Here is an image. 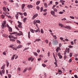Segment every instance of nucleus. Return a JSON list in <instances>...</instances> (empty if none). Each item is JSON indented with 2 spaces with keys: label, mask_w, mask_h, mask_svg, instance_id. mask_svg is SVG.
<instances>
[{
  "label": "nucleus",
  "mask_w": 78,
  "mask_h": 78,
  "mask_svg": "<svg viewBox=\"0 0 78 78\" xmlns=\"http://www.w3.org/2000/svg\"><path fill=\"white\" fill-rule=\"evenodd\" d=\"M2 28H5V27H6V21H4L3 24H2Z\"/></svg>",
  "instance_id": "f257e3e1"
},
{
  "label": "nucleus",
  "mask_w": 78,
  "mask_h": 78,
  "mask_svg": "<svg viewBox=\"0 0 78 78\" xmlns=\"http://www.w3.org/2000/svg\"><path fill=\"white\" fill-rule=\"evenodd\" d=\"M64 28H66V29H68V30H71V27H70V26H64Z\"/></svg>",
  "instance_id": "f03ea898"
},
{
  "label": "nucleus",
  "mask_w": 78,
  "mask_h": 78,
  "mask_svg": "<svg viewBox=\"0 0 78 78\" xmlns=\"http://www.w3.org/2000/svg\"><path fill=\"white\" fill-rule=\"evenodd\" d=\"M37 16H38V14L37 13H36L35 15H34L33 16V17H32V19H33V20H34L35 18H36V17H37Z\"/></svg>",
  "instance_id": "7ed1b4c3"
},
{
  "label": "nucleus",
  "mask_w": 78,
  "mask_h": 78,
  "mask_svg": "<svg viewBox=\"0 0 78 78\" xmlns=\"http://www.w3.org/2000/svg\"><path fill=\"white\" fill-rule=\"evenodd\" d=\"M60 3H62V5H64L65 4V3H65V1H63V0H61L60 1Z\"/></svg>",
  "instance_id": "20e7f679"
},
{
  "label": "nucleus",
  "mask_w": 78,
  "mask_h": 78,
  "mask_svg": "<svg viewBox=\"0 0 78 78\" xmlns=\"http://www.w3.org/2000/svg\"><path fill=\"white\" fill-rule=\"evenodd\" d=\"M20 34L17 33V35H18V36H22V35L23 34V33H22V32L21 31H20Z\"/></svg>",
  "instance_id": "39448f33"
},
{
  "label": "nucleus",
  "mask_w": 78,
  "mask_h": 78,
  "mask_svg": "<svg viewBox=\"0 0 78 78\" xmlns=\"http://www.w3.org/2000/svg\"><path fill=\"white\" fill-rule=\"evenodd\" d=\"M27 7H28L29 8H33V5H27Z\"/></svg>",
  "instance_id": "423d86ee"
},
{
  "label": "nucleus",
  "mask_w": 78,
  "mask_h": 78,
  "mask_svg": "<svg viewBox=\"0 0 78 78\" xmlns=\"http://www.w3.org/2000/svg\"><path fill=\"white\" fill-rule=\"evenodd\" d=\"M6 64H4L3 65V66L1 67V69H3V70L5 69V66Z\"/></svg>",
  "instance_id": "0eeeda50"
},
{
  "label": "nucleus",
  "mask_w": 78,
  "mask_h": 78,
  "mask_svg": "<svg viewBox=\"0 0 78 78\" xmlns=\"http://www.w3.org/2000/svg\"><path fill=\"white\" fill-rule=\"evenodd\" d=\"M55 12L53 11H51V14H52V15H53H53H55Z\"/></svg>",
  "instance_id": "6e6552de"
},
{
  "label": "nucleus",
  "mask_w": 78,
  "mask_h": 78,
  "mask_svg": "<svg viewBox=\"0 0 78 78\" xmlns=\"http://www.w3.org/2000/svg\"><path fill=\"white\" fill-rule=\"evenodd\" d=\"M9 31H10V32H12V28L11 27H9Z\"/></svg>",
  "instance_id": "1a4fd4ad"
},
{
  "label": "nucleus",
  "mask_w": 78,
  "mask_h": 78,
  "mask_svg": "<svg viewBox=\"0 0 78 78\" xmlns=\"http://www.w3.org/2000/svg\"><path fill=\"white\" fill-rule=\"evenodd\" d=\"M15 17L16 19H18V18H19V13H17V14L15 15Z\"/></svg>",
  "instance_id": "9d476101"
},
{
  "label": "nucleus",
  "mask_w": 78,
  "mask_h": 78,
  "mask_svg": "<svg viewBox=\"0 0 78 78\" xmlns=\"http://www.w3.org/2000/svg\"><path fill=\"white\" fill-rule=\"evenodd\" d=\"M22 45H20L18 46L17 48H18V49L20 48H22Z\"/></svg>",
  "instance_id": "9b49d317"
},
{
  "label": "nucleus",
  "mask_w": 78,
  "mask_h": 78,
  "mask_svg": "<svg viewBox=\"0 0 78 78\" xmlns=\"http://www.w3.org/2000/svg\"><path fill=\"white\" fill-rule=\"evenodd\" d=\"M25 6V5L24 4H23L22 5V9H23L24 8Z\"/></svg>",
  "instance_id": "f8f14e48"
},
{
  "label": "nucleus",
  "mask_w": 78,
  "mask_h": 78,
  "mask_svg": "<svg viewBox=\"0 0 78 78\" xmlns=\"http://www.w3.org/2000/svg\"><path fill=\"white\" fill-rule=\"evenodd\" d=\"M10 34H17V32H14L12 33H10Z\"/></svg>",
  "instance_id": "ddd939ff"
},
{
  "label": "nucleus",
  "mask_w": 78,
  "mask_h": 78,
  "mask_svg": "<svg viewBox=\"0 0 78 78\" xmlns=\"http://www.w3.org/2000/svg\"><path fill=\"white\" fill-rule=\"evenodd\" d=\"M3 11H5V12H6V11L7 10L6 8L5 7H3Z\"/></svg>",
  "instance_id": "4468645a"
},
{
  "label": "nucleus",
  "mask_w": 78,
  "mask_h": 78,
  "mask_svg": "<svg viewBox=\"0 0 78 78\" xmlns=\"http://www.w3.org/2000/svg\"><path fill=\"white\" fill-rule=\"evenodd\" d=\"M13 55L12 56V58H11V60H13V59H14V58H15V55Z\"/></svg>",
  "instance_id": "2eb2a0df"
},
{
  "label": "nucleus",
  "mask_w": 78,
  "mask_h": 78,
  "mask_svg": "<svg viewBox=\"0 0 78 78\" xmlns=\"http://www.w3.org/2000/svg\"><path fill=\"white\" fill-rule=\"evenodd\" d=\"M30 31L31 32V33H34V30H33L32 29H30Z\"/></svg>",
  "instance_id": "dca6fc26"
},
{
  "label": "nucleus",
  "mask_w": 78,
  "mask_h": 78,
  "mask_svg": "<svg viewBox=\"0 0 78 78\" xmlns=\"http://www.w3.org/2000/svg\"><path fill=\"white\" fill-rule=\"evenodd\" d=\"M33 54H34L35 56H38V54L37 52H33Z\"/></svg>",
  "instance_id": "f3484780"
},
{
  "label": "nucleus",
  "mask_w": 78,
  "mask_h": 78,
  "mask_svg": "<svg viewBox=\"0 0 78 78\" xmlns=\"http://www.w3.org/2000/svg\"><path fill=\"white\" fill-rule=\"evenodd\" d=\"M28 37L29 39H30V32H29L28 33Z\"/></svg>",
  "instance_id": "a211bd4d"
},
{
  "label": "nucleus",
  "mask_w": 78,
  "mask_h": 78,
  "mask_svg": "<svg viewBox=\"0 0 78 78\" xmlns=\"http://www.w3.org/2000/svg\"><path fill=\"white\" fill-rule=\"evenodd\" d=\"M40 2H41L40 1H38L36 3V5H39V4L40 3Z\"/></svg>",
  "instance_id": "6ab92c4d"
},
{
  "label": "nucleus",
  "mask_w": 78,
  "mask_h": 78,
  "mask_svg": "<svg viewBox=\"0 0 78 78\" xmlns=\"http://www.w3.org/2000/svg\"><path fill=\"white\" fill-rule=\"evenodd\" d=\"M36 23H37V20H35L34 21V25H35Z\"/></svg>",
  "instance_id": "aec40b11"
},
{
  "label": "nucleus",
  "mask_w": 78,
  "mask_h": 78,
  "mask_svg": "<svg viewBox=\"0 0 78 78\" xmlns=\"http://www.w3.org/2000/svg\"><path fill=\"white\" fill-rule=\"evenodd\" d=\"M29 48H30L29 47H27L25 48L23 50V51H25V50H28Z\"/></svg>",
  "instance_id": "412c9836"
},
{
  "label": "nucleus",
  "mask_w": 78,
  "mask_h": 78,
  "mask_svg": "<svg viewBox=\"0 0 78 78\" xmlns=\"http://www.w3.org/2000/svg\"><path fill=\"white\" fill-rule=\"evenodd\" d=\"M5 15H1V17L2 18V19H5Z\"/></svg>",
  "instance_id": "4be33fe9"
},
{
  "label": "nucleus",
  "mask_w": 78,
  "mask_h": 78,
  "mask_svg": "<svg viewBox=\"0 0 78 78\" xmlns=\"http://www.w3.org/2000/svg\"><path fill=\"white\" fill-rule=\"evenodd\" d=\"M36 9L37 10H39L40 9V7L39 6H38L36 7Z\"/></svg>",
  "instance_id": "5701e85b"
},
{
  "label": "nucleus",
  "mask_w": 78,
  "mask_h": 78,
  "mask_svg": "<svg viewBox=\"0 0 78 78\" xmlns=\"http://www.w3.org/2000/svg\"><path fill=\"white\" fill-rule=\"evenodd\" d=\"M9 62H6V66H7V67H8L9 66Z\"/></svg>",
  "instance_id": "b1692460"
},
{
  "label": "nucleus",
  "mask_w": 78,
  "mask_h": 78,
  "mask_svg": "<svg viewBox=\"0 0 78 78\" xmlns=\"http://www.w3.org/2000/svg\"><path fill=\"white\" fill-rule=\"evenodd\" d=\"M40 9H41L40 12H42V11H43V9H44V8H43V7H41V8Z\"/></svg>",
  "instance_id": "393cba45"
},
{
  "label": "nucleus",
  "mask_w": 78,
  "mask_h": 78,
  "mask_svg": "<svg viewBox=\"0 0 78 78\" xmlns=\"http://www.w3.org/2000/svg\"><path fill=\"white\" fill-rule=\"evenodd\" d=\"M41 33H42V34H43V33H44V30H43V29H41Z\"/></svg>",
  "instance_id": "a878e982"
},
{
  "label": "nucleus",
  "mask_w": 78,
  "mask_h": 78,
  "mask_svg": "<svg viewBox=\"0 0 78 78\" xmlns=\"http://www.w3.org/2000/svg\"><path fill=\"white\" fill-rule=\"evenodd\" d=\"M44 42L46 43V44H48V40H46L44 41Z\"/></svg>",
  "instance_id": "bb28decb"
},
{
  "label": "nucleus",
  "mask_w": 78,
  "mask_h": 78,
  "mask_svg": "<svg viewBox=\"0 0 78 78\" xmlns=\"http://www.w3.org/2000/svg\"><path fill=\"white\" fill-rule=\"evenodd\" d=\"M17 13L18 14H20L21 16H22V15H23V13L20 12H17Z\"/></svg>",
  "instance_id": "cd10ccee"
},
{
  "label": "nucleus",
  "mask_w": 78,
  "mask_h": 78,
  "mask_svg": "<svg viewBox=\"0 0 78 78\" xmlns=\"http://www.w3.org/2000/svg\"><path fill=\"white\" fill-rule=\"evenodd\" d=\"M27 69H28V68H26L24 70V71H23V73H25V72H26V71H27Z\"/></svg>",
  "instance_id": "c85d7f7f"
},
{
  "label": "nucleus",
  "mask_w": 78,
  "mask_h": 78,
  "mask_svg": "<svg viewBox=\"0 0 78 78\" xmlns=\"http://www.w3.org/2000/svg\"><path fill=\"white\" fill-rule=\"evenodd\" d=\"M54 11L55 12H58V10H57V9L56 8H55L54 9Z\"/></svg>",
  "instance_id": "c756f323"
},
{
  "label": "nucleus",
  "mask_w": 78,
  "mask_h": 78,
  "mask_svg": "<svg viewBox=\"0 0 78 78\" xmlns=\"http://www.w3.org/2000/svg\"><path fill=\"white\" fill-rule=\"evenodd\" d=\"M59 49H60V48H57L56 49V52H58Z\"/></svg>",
  "instance_id": "7c9ffc66"
},
{
  "label": "nucleus",
  "mask_w": 78,
  "mask_h": 78,
  "mask_svg": "<svg viewBox=\"0 0 78 78\" xmlns=\"http://www.w3.org/2000/svg\"><path fill=\"white\" fill-rule=\"evenodd\" d=\"M18 27H19V28H23L22 26L21 25H18Z\"/></svg>",
  "instance_id": "2f4dec72"
},
{
  "label": "nucleus",
  "mask_w": 78,
  "mask_h": 78,
  "mask_svg": "<svg viewBox=\"0 0 78 78\" xmlns=\"http://www.w3.org/2000/svg\"><path fill=\"white\" fill-rule=\"evenodd\" d=\"M36 41H37V42H39V41H41V39L38 38L36 39Z\"/></svg>",
  "instance_id": "473e14b6"
},
{
  "label": "nucleus",
  "mask_w": 78,
  "mask_h": 78,
  "mask_svg": "<svg viewBox=\"0 0 78 78\" xmlns=\"http://www.w3.org/2000/svg\"><path fill=\"white\" fill-rule=\"evenodd\" d=\"M54 58L55 59V62H57V59H56V57H55V56H54Z\"/></svg>",
  "instance_id": "72a5a7b5"
},
{
  "label": "nucleus",
  "mask_w": 78,
  "mask_h": 78,
  "mask_svg": "<svg viewBox=\"0 0 78 78\" xmlns=\"http://www.w3.org/2000/svg\"><path fill=\"white\" fill-rule=\"evenodd\" d=\"M23 15H24V16H27V14L26 12H24L23 13Z\"/></svg>",
  "instance_id": "f704fd0d"
},
{
  "label": "nucleus",
  "mask_w": 78,
  "mask_h": 78,
  "mask_svg": "<svg viewBox=\"0 0 78 78\" xmlns=\"http://www.w3.org/2000/svg\"><path fill=\"white\" fill-rule=\"evenodd\" d=\"M10 41H12V42H14L15 41V40L13 39H10Z\"/></svg>",
  "instance_id": "c9c22d12"
},
{
  "label": "nucleus",
  "mask_w": 78,
  "mask_h": 78,
  "mask_svg": "<svg viewBox=\"0 0 78 78\" xmlns=\"http://www.w3.org/2000/svg\"><path fill=\"white\" fill-rule=\"evenodd\" d=\"M16 42L18 44H20V41L17 40L16 41Z\"/></svg>",
  "instance_id": "e433bc0d"
},
{
  "label": "nucleus",
  "mask_w": 78,
  "mask_h": 78,
  "mask_svg": "<svg viewBox=\"0 0 78 78\" xmlns=\"http://www.w3.org/2000/svg\"><path fill=\"white\" fill-rule=\"evenodd\" d=\"M18 23L19 24V25H22V23H21L19 21H18Z\"/></svg>",
  "instance_id": "4c0bfd02"
},
{
  "label": "nucleus",
  "mask_w": 78,
  "mask_h": 78,
  "mask_svg": "<svg viewBox=\"0 0 78 78\" xmlns=\"http://www.w3.org/2000/svg\"><path fill=\"white\" fill-rule=\"evenodd\" d=\"M70 18H71V19H75V17L73 16H70Z\"/></svg>",
  "instance_id": "58836bf2"
},
{
  "label": "nucleus",
  "mask_w": 78,
  "mask_h": 78,
  "mask_svg": "<svg viewBox=\"0 0 78 78\" xmlns=\"http://www.w3.org/2000/svg\"><path fill=\"white\" fill-rule=\"evenodd\" d=\"M34 31L35 33H38V30L37 29V30H34Z\"/></svg>",
  "instance_id": "ea45409f"
},
{
  "label": "nucleus",
  "mask_w": 78,
  "mask_h": 78,
  "mask_svg": "<svg viewBox=\"0 0 78 78\" xmlns=\"http://www.w3.org/2000/svg\"><path fill=\"white\" fill-rule=\"evenodd\" d=\"M72 58H70L69 60V62L70 63L71 62H72Z\"/></svg>",
  "instance_id": "a19ab883"
},
{
  "label": "nucleus",
  "mask_w": 78,
  "mask_h": 78,
  "mask_svg": "<svg viewBox=\"0 0 78 78\" xmlns=\"http://www.w3.org/2000/svg\"><path fill=\"white\" fill-rule=\"evenodd\" d=\"M58 72H59V73H62V71L60 70H59L58 71Z\"/></svg>",
  "instance_id": "79ce46f5"
},
{
  "label": "nucleus",
  "mask_w": 78,
  "mask_h": 78,
  "mask_svg": "<svg viewBox=\"0 0 78 78\" xmlns=\"http://www.w3.org/2000/svg\"><path fill=\"white\" fill-rule=\"evenodd\" d=\"M9 78H11V74H8V75Z\"/></svg>",
  "instance_id": "37998d69"
},
{
  "label": "nucleus",
  "mask_w": 78,
  "mask_h": 78,
  "mask_svg": "<svg viewBox=\"0 0 78 78\" xmlns=\"http://www.w3.org/2000/svg\"><path fill=\"white\" fill-rule=\"evenodd\" d=\"M37 23H40V20H37Z\"/></svg>",
  "instance_id": "c03bdc74"
},
{
  "label": "nucleus",
  "mask_w": 78,
  "mask_h": 78,
  "mask_svg": "<svg viewBox=\"0 0 78 78\" xmlns=\"http://www.w3.org/2000/svg\"><path fill=\"white\" fill-rule=\"evenodd\" d=\"M59 57L60 59H62V56L61 55H60V56H59Z\"/></svg>",
  "instance_id": "a18cd8bd"
},
{
  "label": "nucleus",
  "mask_w": 78,
  "mask_h": 78,
  "mask_svg": "<svg viewBox=\"0 0 78 78\" xmlns=\"http://www.w3.org/2000/svg\"><path fill=\"white\" fill-rule=\"evenodd\" d=\"M67 58V56L66 55H65L64 56V60H66V59Z\"/></svg>",
  "instance_id": "49530a36"
},
{
  "label": "nucleus",
  "mask_w": 78,
  "mask_h": 78,
  "mask_svg": "<svg viewBox=\"0 0 78 78\" xmlns=\"http://www.w3.org/2000/svg\"><path fill=\"white\" fill-rule=\"evenodd\" d=\"M2 73H3V74H4V73H5V70L4 69H3L2 71Z\"/></svg>",
  "instance_id": "de8ad7c7"
},
{
  "label": "nucleus",
  "mask_w": 78,
  "mask_h": 78,
  "mask_svg": "<svg viewBox=\"0 0 78 78\" xmlns=\"http://www.w3.org/2000/svg\"><path fill=\"white\" fill-rule=\"evenodd\" d=\"M42 66H43V67H46V65H45V64H42Z\"/></svg>",
  "instance_id": "09e8293b"
},
{
  "label": "nucleus",
  "mask_w": 78,
  "mask_h": 78,
  "mask_svg": "<svg viewBox=\"0 0 78 78\" xmlns=\"http://www.w3.org/2000/svg\"><path fill=\"white\" fill-rule=\"evenodd\" d=\"M12 48L13 50H17V49H16V48H14V47H12Z\"/></svg>",
  "instance_id": "8fccbe9b"
},
{
  "label": "nucleus",
  "mask_w": 78,
  "mask_h": 78,
  "mask_svg": "<svg viewBox=\"0 0 78 78\" xmlns=\"http://www.w3.org/2000/svg\"><path fill=\"white\" fill-rule=\"evenodd\" d=\"M67 51L68 53H69V52L70 51V48H68V49Z\"/></svg>",
  "instance_id": "3c124183"
},
{
  "label": "nucleus",
  "mask_w": 78,
  "mask_h": 78,
  "mask_svg": "<svg viewBox=\"0 0 78 78\" xmlns=\"http://www.w3.org/2000/svg\"><path fill=\"white\" fill-rule=\"evenodd\" d=\"M69 56H70V58H71V57H72V53H70Z\"/></svg>",
  "instance_id": "603ef678"
},
{
  "label": "nucleus",
  "mask_w": 78,
  "mask_h": 78,
  "mask_svg": "<svg viewBox=\"0 0 78 78\" xmlns=\"http://www.w3.org/2000/svg\"><path fill=\"white\" fill-rule=\"evenodd\" d=\"M61 53H58V56H61Z\"/></svg>",
  "instance_id": "864d4df0"
},
{
  "label": "nucleus",
  "mask_w": 78,
  "mask_h": 78,
  "mask_svg": "<svg viewBox=\"0 0 78 78\" xmlns=\"http://www.w3.org/2000/svg\"><path fill=\"white\" fill-rule=\"evenodd\" d=\"M40 50L39 49H38L37 51V53H40Z\"/></svg>",
  "instance_id": "5fc2aeb1"
},
{
  "label": "nucleus",
  "mask_w": 78,
  "mask_h": 78,
  "mask_svg": "<svg viewBox=\"0 0 78 78\" xmlns=\"http://www.w3.org/2000/svg\"><path fill=\"white\" fill-rule=\"evenodd\" d=\"M66 18H64L63 19H61V20H66Z\"/></svg>",
  "instance_id": "6e6d98bb"
},
{
  "label": "nucleus",
  "mask_w": 78,
  "mask_h": 78,
  "mask_svg": "<svg viewBox=\"0 0 78 78\" xmlns=\"http://www.w3.org/2000/svg\"><path fill=\"white\" fill-rule=\"evenodd\" d=\"M59 14H63V12H59Z\"/></svg>",
  "instance_id": "4d7b16f0"
},
{
  "label": "nucleus",
  "mask_w": 78,
  "mask_h": 78,
  "mask_svg": "<svg viewBox=\"0 0 78 78\" xmlns=\"http://www.w3.org/2000/svg\"><path fill=\"white\" fill-rule=\"evenodd\" d=\"M3 3H4V4H5V5H6V4H7V2H6V1H4L3 2Z\"/></svg>",
  "instance_id": "13d9d810"
},
{
  "label": "nucleus",
  "mask_w": 78,
  "mask_h": 78,
  "mask_svg": "<svg viewBox=\"0 0 78 78\" xmlns=\"http://www.w3.org/2000/svg\"><path fill=\"white\" fill-rule=\"evenodd\" d=\"M69 48H73V46H69Z\"/></svg>",
  "instance_id": "bf43d9fd"
},
{
  "label": "nucleus",
  "mask_w": 78,
  "mask_h": 78,
  "mask_svg": "<svg viewBox=\"0 0 78 78\" xmlns=\"http://www.w3.org/2000/svg\"><path fill=\"white\" fill-rule=\"evenodd\" d=\"M15 28L16 29H17L18 31H19L20 30L19 29H18V27H16V26H15Z\"/></svg>",
  "instance_id": "052dcab7"
},
{
  "label": "nucleus",
  "mask_w": 78,
  "mask_h": 78,
  "mask_svg": "<svg viewBox=\"0 0 78 78\" xmlns=\"http://www.w3.org/2000/svg\"><path fill=\"white\" fill-rule=\"evenodd\" d=\"M3 55H6V52H5V51H4L3 52Z\"/></svg>",
  "instance_id": "680f3d73"
},
{
  "label": "nucleus",
  "mask_w": 78,
  "mask_h": 78,
  "mask_svg": "<svg viewBox=\"0 0 78 78\" xmlns=\"http://www.w3.org/2000/svg\"><path fill=\"white\" fill-rule=\"evenodd\" d=\"M9 38L10 39H11V37H13L12 36L11 37V36H9Z\"/></svg>",
  "instance_id": "e2e57ef3"
},
{
  "label": "nucleus",
  "mask_w": 78,
  "mask_h": 78,
  "mask_svg": "<svg viewBox=\"0 0 78 78\" xmlns=\"http://www.w3.org/2000/svg\"><path fill=\"white\" fill-rule=\"evenodd\" d=\"M74 77H75L76 78H78V76H77V75H75Z\"/></svg>",
  "instance_id": "0e129e2a"
},
{
  "label": "nucleus",
  "mask_w": 78,
  "mask_h": 78,
  "mask_svg": "<svg viewBox=\"0 0 78 78\" xmlns=\"http://www.w3.org/2000/svg\"><path fill=\"white\" fill-rule=\"evenodd\" d=\"M31 59V57H30L28 58V61H30Z\"/></svg>",
  "instance_id": "69168bd1"
},
{
  "label": "nucleus",
  "mask_w": 78,
  "mask_h": 78,
  "mask_svg": "<svg viewBox=\"0 0 78 78\" xmlns=\"http://www.w3.org/2000/svg\"><path fill=\"white\" fill-rule=\"evenodd\" d=\"M31 69V67H30L29 68V69H28V70H30Z\"/></svg>",
  "instance_id": "338daca9"
},
{
  "label": "nucleus",
  "mask_w": 78,
  "mask_h": 78,
  "mask_svg": "<svg viewBox=\"0 0 78 78\" xmlns=\"http://www.w3.org/2000/svg\"><path fill=\"white\" fill-rule=\"evenodd\" d=\"M18 71H20V68H18Z\"/></svg>",
  "instance_id": "774afa93"
}]
</instances>
